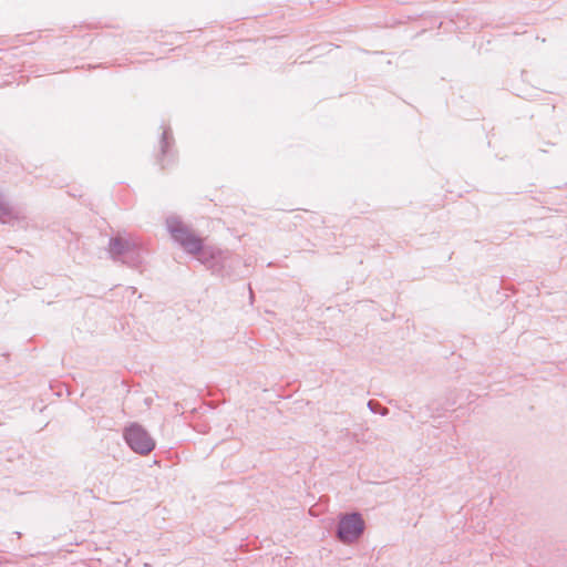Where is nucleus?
Segmentation results:
<instances>
[{
    "label": "nucleus",
    "mask_w": 567,
    "mask_h": 567,
    "mask_svg": "<svg viewBox=\"0 0 567 567\" xmlns=\"http://www.w3.org/2000/svg\"><path fill=\"white\" fill-rule=\"evenodd\" d=\"M179 248L213 275L229 277L239 259L228 249L208 243V238L179 220Z\"/></svg>",
    "instance_id": "1"
},
{
    "label": "nucleus",
    "mask_w": 567,
    "mask_h": 567,
    "mask_svg": "<svg viewBox=\"0 0 567 567\" xmlns=\"http://www.w3.org/2000/svg\"><path fill=\"white\" fill-rule=\"evenodd\" d=\"M107 252L114 261L137 267L142 264L144 249L136 240L118 234L110 238Z\"/></svg>",
    "instance_id": "2"
},
{
    "label": "nucleus",
    "mask_w": 567,
    "mask_h": 567,
    "mask_svg": "<svg viewBox=\"0 0 567 567\" xmlns=\"http://www.w3.org/2000/svg\"><path fill=\"white\" fill-rule=\"evenodd\" d=\"M123 439L135 453L147 455L155 449V441L138 423L132 422L123 430Z\"/></svg>",
    "instance_id": "3"
},
{
    "label": "nucleus",
    "mask_w": 567,
    "mask_h": 567,
    "mask_svg": "<svg viewBox=\"0 0 567 567\" xmlns=\"http://www.w3.org/2000/svg\"><path fill=\"white\" fill-rule=\"evenodd\" d=\"M364 530V520L359 513L343 514L340 516L337 537L343 544L357 540Z\"/></svg>",
    "instance_id": "4"
},
{
    "label": "nucleus",
    "mask_w": 567,
    "mask_h": 567,
    "mask_svg": "<svg viewBox=\"0 0 567 567\" xmlns=\"http://www.w3.org/2000/svg\"><path fill=\"white\" fill-rule=\"evenodd\" d=\"M25 218L23 209L10 203L0 190V223L13 225L16 221Z\"/></svg>",
    "instance_id": "5"
},
{
    "label": "nucleus",
    "mask_w": 567,
    "mask_h": 567,
    "mask_svg": "<svg viewBox=\"0 0 567 567\" xmlns=\"http://www.w3.org/2000/svg\"><path fill=\"white\" fill-rule=\"evenodd\" d=\"M168 138L173 140V136H172L171 130L166 128V130H164V132L162 134L161 142H159L161 156L158 157V163L163 169L166 167L165 155H166L167 148L169 146Z\"/></svg>",
    "instance_id": "6"
},
{
    "label": "nucleus",
    "mask_w": 567,
    "mask_h": 567,
    "mask_svg": "<svg viewBox=\"0 0 567 567\" xmlns=\"http://www.w3.org/2000/svg\"><path fill=\"white\" fill-rule=\"evenodd\" d=\"M166 229L173 241H177V216L172 215L166 218Z\"/></svg>",
    "instance_id": "7"
},
{
    "label": "nucleus",
    "mask_w": 567,
    "mask_h": 567,
    "mask_svg": "<svg viewBox=\"0 0 567 567\" xmlns=\"http://www.w3.org/2000/svg\"><path fill=\"white\" fill-rule=\"evenodd\" d=\"M368 408L371 412L378 413L382 416H385L389 413V410L384 406H381L379 402H375L373 400H370L368 402Z\"/></svg>",
    "instance_id": "8"
}]
</instances>
